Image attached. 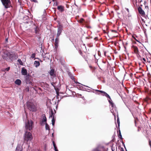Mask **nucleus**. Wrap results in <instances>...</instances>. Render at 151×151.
I'll return each instance as SVG.
<instances>
[{"label":"nucleus","mask_w":151,"mask_h":151,"mask_svg":"<svg viewBox=\"0 0 151 151\" xmlns=\"http://www.w3.org/2000/svg\"><path fill=\"white\" fill-rule=\"evenodd\" d=\"M18 57V55L15 52L8 51H4L2 56L4 60L10 62H12L14 60L17 59Z\"/></svg>","instance_id":"obj_1"},{"label":"nucleus","mask_w":151,"mask_h":151,"mask_svg":"<svg viewBox=\"0 0 151 151\" xmlns=\"http://www.w3.org/2000/svg\"><path fill=\"white\" fill-rule=\"evenodd\" d=\"M27 105L28 109L30 111L32 112H35L37 111V106L36 103L28 101L27 102Z\"/></svg>","instance_id":"obj_2"},{"label":"nucleus","mask_w":151,"mask_h":151,"mask_svg":"<svg viewBox=\"0 0 151 151\" xmlns=\"http://www.w3.org/2000/svg\"><path fill=\"white\" fill-rule=\"evenodd\" d=\"M33 123L31 120H28L25 122V131H31L33 128Z\"/></svg>","instance_id":"obj_3"},{"label":"nucleus","mask_w":151,"mask_h":151,"mask_svg":"<svg viewBox=\"0 0 151 151\" xmlns=\"http://www.w3.org/2000/svg\"><path fill=\"white\" fill-rule=\"evenodd\" d=\"M25 133L24 135V140L25 141L28 142L31 141L32 139V134L29 132L25 131Z\"/></svg>","instance_id":"obj_4"},{"label":"nucleus","mask_w":151,"mask_h":151,"mask_svg":"<svg viewBox=\"0 0 151 151\" xmlns=\"http://www.w3.org/2000/svg\"><path fill=\"white\" fill-rule=\"evenodd\" d=\"M24 81L27 84H29L33 86V83H32V78L31 76L29 74L26 76L24 77Z\"/></svg>","instance_id":"obj_5"},{"label":"nucleus","mask_w":151,"mask_h":151,"mask_svg":"<svg viewBox=\"0 0 151 151\" xmlns=\"http://www.w3.org/2000/svg\"><path fill=\"white\" fill-rule=\"evenodd\" d=\"M139 2L140 4V6L138 8V10L139 13L142 15H144L145 12L141 8V6H142V5L141 4L142 2H143L144 4L145 3V1L144 0L143 1L142 0H139Z\"/></svg>","instance_id":"obj_6"},{"label":"nucleus","mask_w":151,"mask_h":151,"mask_svg":"<svg viewBox=\"0 0 151 151\" xmlns=\"http://www.w3.org/2000/svg\"><path fill=\"white\" fill-rule=\"evenodd\" d=\"M1 1L5 8H7L10 7L11 2L10 0H1Z\"/></svg>","instance_id":"obj_7"},{"label":"nucleus","mask_w":151,"mask_h":151,"mask_svg":"<svg viewBox=\"0 0 151 151\" xmlns=\"http://www.w3.org/2000/svg\"><path fill=\"white\" fill-rule=\"evenodd\" d=\"M43 119H42L40 121V124L42 126H43L45 124L47 121V118L45 114H43L42 116Z\"/></svg>","instance_id":"obj_8"},{"label":"nucleus","mask_w":151,"mask_h":151,"mask_svg":"<svg viewBox=\"0 0 151 151\" xmlns=\"http://www.w3.org/2000/svg\"><path fill=\"white\" fill-rule=\"evenodd\" d=\"M62 27L60 26L58 29V32L56 37H59V36L61 35V33L62 32Z\"/></svg>","instance_id":"obj_9"},{"label":"nucleus","mask_w":151,"mask_h":151,"mask_svg":"<svg viewBox=\"0 0 151 151\" xmlns=\"http://www.w3.org/2000/svg\"><path fill=\"white\" fill-rule=\"evenodd\" d=\"M59 37H56L55 39V42L54 44L56 50L57 49L58 47V44L59 43Z\"/></svg>","instance_id":"obj_10"},{"label":"nucleus","mask_w":151,"mask_h":151,"mask_svg":"<svg viewBox=\"0 0 151 151\" xmlns=\"http://www.w3.org/2000/svg\"><path fill=\"white\" fill-rule=\"evenodd\" d=\"M132 48L134 53L137 54V55H138V56H140L139 55V51L137 47L136 46H133Z\"/></svg>","instance_id":"obj_11"},{"label":"nucleus","mask_w":151,"mask_h":151,"mask_svg":"<svg viewBox=\"0 0 151 151\" xmlns=\"http://www.w3.org/2000/svg\"><path fill=\"white\" fill-rule=\"evenodd\" d=\"M23 148L22 145H18L15 151H23Z\"/></svg>","instance_id":"obj_12"},{"label":"nucleus","mask_w":151,"mask_h":151,"mask_svg":"<svg viewBox=\"0 0 151 151\" xmlns=\"http://www.w3.org/2000/svg\"><path fill=\"white\" fill-rule=\"evenodd\" d=\"M21 73L22 75L24 76L27 75V72L26 69L23 68H22Z\"/></svg>","instance_id":"obj_13"},{"label":"nucleus","mask_w":151,"mask_h":151,"mask_svg":"<svg viewBox=\"0 0 151 151\" xmlns=\"http://www.w3.org/2000/svg\"><path fill=\"white\" fill-rule=\"evenodd\" d=\"M57 9L61 12H62L64 11V7L63 6L60 5L57 7Z\"/></svg>","instance_id":"obj_14"},{"label":"nucleus","mask_w":151,"mask_h":151,"mask_svg":"<svg viewBox=\"0 0 151 151\" xmlns=\"http://www.w3.org/2000/svg\"><path fill=\"white\" fill-rule=\"evenodd\" d=\"M102 93H103L102 95L103 96H105L110 100H111V98L110 96L105 92L103 91Z\"/></svg>","instance_id":"obj_15"},{"label":"nucleus","mask_w":151,"mask_h":151,"mask_svg":"<svg viewBox=\"0 0 151 151\" xmlns=\"http://www.w3.org/2000/svg\"><path fill=\"white\" fill-rule=\"evenodd\" d=\"M151 55L150 54L147 55L146 56L147 61V62H148L149 63H150L151 61Z\"/></svg>","instance_id":"obj_16"},{"label":"nucleus","mask_w":151,"mask_h":151,"mask_svg":"<svg viewBox=\"0 0 151 151\" xmlns=\"http://www.w3.org/2000/svg\"><path fill=\"white\" fill-rule=\"evenodd\" d=\"M145 101L147 103H150L151 102V100L150 98L147 97L145 99Z\"/></svg>","instance_id":"obj_17"},{"label":"nucleus","mask_w":151,"mask_h":151,"mask_svg":"<svg viewBox=\"0 0 151 151\" xmlns=\"http://www.w3.org/2000/svg\"><path fill=\"white\" fill-rule=\"evenodd\" d=\"M15 83L16 84L19 85L21 83V81L18 79H17L15 81Z\"/></svg>","instance_id":"obj_18"},{"label":"nucleus","mask_w":151,"mask_h":151,"mask_svg":"<svg viewBox=\"0 0 151 151\" xmlns=\"http://www.w3.org/2000/svg\"><path fill=\"white\" fill-rule=\"evenodd\" d=\"M34 65L35 67H37L40 65V63L39 61H35L34 63Z\"/></svg>","instance_id":"obj_19"},{"label":"nucleus","mask_w":151,"mask_h":151,"mask_svg":"<svg viewBox=\"0 0 151 151\" xmlns=\"http://www.w3.org/2000/svg\"><path fill=\"white\" fill-rule=\"evenodd\" d=\"M55 70L54 69H51L49 73L50 76H53L54 74Z\"/></svg>","instance_id":"obj_20"},{"label":"nucleus","mask_w":151,"mask_h":151,"mask_svg":"<svg viewBox=\"0 0 151 151\" xmlns=\"http://www.w3.org/2000/svg\"><path fill=\"white\" fill-rule=\"evenodd\" d=\"M108 101H109V104H111V107H114V103H113V102H112V100L111 99V100H110L109 99V100H108Z\"/></svg>","instance_id":"obj_21"},{"label":"nucleus","mask_w":151,"mask_h":151,"mask_svg":"<svg viewBox=\"0 0 151 151\" xmlns=\"http://www.w3.org/2000/svg\"><path fill=\"white\" fill-rule=\"evenodd\" d=\"M108 101H109V104H111V107H114V103H113V102H112V100L111 99V100H110L109 99V100H108Z\"/></svg>","instance_id":"obj_22"},{"label":"nucleus","mask_w":151,"mask_h":151,"mask_svg":"<svg viewBox=\"0 0 151 151\" xmlns=\"http://www.w3.org/2000/svg\"><path fill=\"white\" fill-rule=\"evenodd\" d=\"M108 101H109V104H111V107H114V103H113V102H112V100L111 99V100H110L109 99V100H108Z\"/></svg>","instance_id":"obj_23"},{"label":"nucleus","mask_w":151,"mask_h":151,"mask_svg":"<svg viewBox=\"0 0 151 151\" xmlns=\"http://www.w3.org/2000/svg\"><path fill=\"white\" fill-rule=\"evenodd\" d=\"M140 25L138 23L137 24L136 28L137 30H139L140 29Z\"/></svg>","instance_id":"obj_24"},{"label":"nucleus","mask_w":151,"mask_h":151,"mask_svg":"<svg viewBox=\"0 0 151 151\" xmlns=\"http://www.w3.org/2000/svg\"><path fill=\"white\" fill-rule=\"evenodd\" d=\"M50 117L52 118H53V117H55V114L54 113L52 109L51 110V114L50 115Z\"/></svg>","instance_id":"obj_25"},{"label":"nucleus","mask_w":151,"mask_h":151,"mask_svg":"<svg viewBox=\"0 0 151 151\" xmlns=\"http://www.w3.org/2000/svg\"><path fill=\"white\" fill-rule=\"evenodd\" d=\"M45 124V129L46 130H48L49 131L50 129L49 125L47 124V123H46Z\"/></svg>","instance_id":"obj_26"},{"label":"nucleus","mask_w":151,"mask_h":151,"mask_svg":"<svg viewBox=\"0 0 151 151\" xmlns=\"http://www.w3.org/2000/svg\"><path fill=\"white\" fill-rule=\"evenodd\" d=\"M17 61L20 65H23V63L22 62V60L20 59H18V60H17Z\"/></svg>","instance_id":"obj_27"},{"label":"nucleus","mask_w":151,"mask_h":151,"mask_svg":"<svg viewBox=\"0 0 151 151\" xmlns=\"http://www.w3.org/2000/svg\"><path fill=\"white\" fill-rule=\"evenodd\" d=\"M55 117H53V118H52V124L53 126H54V125L55 123Z\"/></svg>","instance_id":"obj_28"},{"label":"nucleus","mask_w":151,"mask_h":151,"mask_svg":"<svg viewBox=\"0 0 151 151\" xmlns=\"http://www.w3.org/2000/svg\"><path fill=\"white\" fill-rule=\"evenodd\" d=\"M139 58L142 61L143 63H144L145 62H146V60L145 59V58H142L141 57H140V56H139Z\"/></svg>","instance_id":"obj_29"},{"label":"nucleus","mask_w":151,"mask_h":151,"mask_svg":"<svg viewBox=\"0 0 151 151\" xmlns=\"http://www.w3.org/2000/svg\"><path fill=\"white\" fill-rule=\"evenodd\" d=\"M117 123L118 125V128L119 129V126H120V122H119V118H117Z\"/></svg>","instance_id":"obj_30"},{"label":"nucleus","mask_w":151,"mask_h":151,"mask_svg":"<svg viewBox=\"0 0 151 151\" xmlns=\"http://www.w3.org/2000/svg\"><path fill=\"white\" fill-rule=\"evenodd\" d=\"M148 76V80L149 81V82L150 83L151 82L150 81H151V77H150V74L149 73H148L147 75Z\"/></svg>","instance_id":"obj_31"},{"label":"nucleus","mask_w":151,"mask_h":151,"mask_svg":"<svg viewBox=\"0 0 151 151\" xmlns=\"http://www.w3.org/2000/svg\"><path fill=\"white\" fill-rule=\"evenodd\" d=\"M35 32L36 34L38 33V28L37 27H36L35 29Z\"/></svg>","instance_id":"obj_32"},{"label":"nucleus","mask_w":151,"mask_h":151,"mask_svg":"<svg viewBox=\"0 0 151 151\" xmlns=\"http://www.w3.org/2000/svg\"><path fill=\"white\" fill-rule=\"evenodd\" d=\"M115 136L116 135H115V134H114L113 135L112 137V139L111 140V142H114L115 141L114 139H115Z\"/></svg>","instance_id":"obj_33"},{"label":"nucleus","mask_w":151,"mask_h":151,"mask_svg":"<svg viewBox=\"0 0 151 151\" xmlns=\"http://www.w3.org/2000/svg\"><path fill=\"white\" fill-rule=\"evenodd\" d=\"M29 88L28 86H27L25 89V91L27 92H29Z\"/></svg>","instance_id":"obj_34"},{"label":"nucleus","mask_w":151,"mask_h":151,"mask_svg":"<svg viewBox=\"0 0 151 151\" xmlns=\"http://www.w3.org/2000/svg\"><path fill=\"white\" fill-rule=\"evenodd\" d=\"M118 137L120 138V139L121 140V141L123 142V138L122 137V135H118Z\"/></svg>","instance_id":"obj_35"},{"label":"nucleus","mask_w":151,"mask_h":151,"mask_svg":"<svg viewBox=\"0 0 151 151\" xmlns=\"http://www.w3.org/2000/svg\"><path fill=\"white\" fill-rule=\"evenodd\" d=\"M35 53H33L32 54V56H31V58H35Z\"/></svg>","instance_id":"obj_36"},{"label":"nucleus","mask_w":151,"mask_h":151,"mask_svg":"<svg viewBox=\"0 0 151 151\" xmlns=\"http://www.w3.org/2000/svg\"><path fill=\"white\" fill-rule=\"evenodd\" d=\"M58 5V2L57 1H56L54 3L53 5L54 6H57Z\"/></svg>","instance_id":"obj_37"},{"label":"nucleus","mask_w":151,"mask_h":151,"mask_svg":"<svg viewBox=\"0 0 151 151\" xmlns=\"http://www.w3.org/2000/svg\"><path fill=\"white\" fill-rule=\"evenodd\" d=\"M53 144V145L54 147V148H55V147H57V146H56V144L55 143V142H52Z\"/></svg>","instance_id":"obj_38"},{"label":"nucleus","mask_w":151,"mask_h":151,"mask_svg":"<svg viewBox=\"0 0 151 151\" xmlns=\"http://www.w3.org/2000/svg\"><path fill=\"white\" fill-rule=\"evenodd\" d=\"M132 37L135 40H136L137 42H139V41H138V40H137L136 38H135V37H134V35H132Z\"/></svg>","instance_id":"obj_39"},{"label":"nucleus","mask_w":151,"mask_h":151,"mask_svg":"<svg viewBox=\"0 0 151 151\" xmlns=\"http://www.w3.org/2000/svg\"><path fill=\"white\" fill-rule=\"evenodd\" d=\"M31 1L32 2H35V3H37L38 2V1H37V0H31Z\"/></svg>","instance_id":"obj_40"},{"label":"nucleus","mask_w":151,"mask_h":151,"mask_svg":"<svg viewBox=\"0 0 151 151\" xmlns=\"http://www.w3.org/2000/svg\"><path fill=\"white\" fill-rule=\"evenodd\" d=\"M56 93H57V95L56 96L57 98L58 99L59 98V93L58 92H56Z\"/></svg>","instance_id":"obj_41"},{"label":"nucleus","mask_w":151,"mask_h":151,"mask_svg":"<svg viewBox=\"0 0 151 151\" xmlns=\"http://www.w3.org/2000/svg\"><path fill=\"white\" fill-rule=\"evenodd\" d=\"M119 134H118V135H121V133L120 130V128H119Z\"/></svg>","instance_id":"obj_42"},{"label":"nucleus","mask_w":151,"mask_h":151,"mask_svg":"<svg viewBox=\"0 0 151 151\" xmlns=\"http://www.w3.org/2000/svg\"><path fill=\"white\" fill-rule=\"evenodd\" d=\"M10 69V67H8L7 68H6L5 70H6L7 71H8Z\"/></svg>","instance_id":"obj_43"},{"label":"nucleus","mask_w":151,"mask_h":151,"mask_svg":"<svg viewBox=\"0 0 151 151\" xmlns=\"http://www.w3.org/2000/svg\"><path fill=\"white\" fill-rule=\"evenodd\" d=\"M145 9L147 10H148V7L147 6H145Z\"/></svg>","instance_id":"obj_44"},{"label":"nucleus","mask_w":151,"mask_h":151,"mask_svg":"<svg viewBox=\"0 0 151 151\" xmlns=\"http://www.w3.org/2000/svg\"><path fill=\"white\" fill-rule=\"evenodd\" d=\"M54 150H55V151H58V149H57V147H55V148H54Z\"/></svg>","instance_id":"obj_45"},{"label":"nucleus","mask_w":151,"mask_h":151,"mask_svg":"<svg viewBox=\"0 0 151 151\" xmlns=\"http://www.w3.org/2000/svg\"><path fill=\"white\" fill-rule=\"evenodd\" d=\"M33 151H41L39 149L34 150Z\"/></svg>","instance_id":"obj_46"},{"label":"nucleus","mask_w":151,"mask_h":151,"mask_svg":"<svg viewBox=\"0 0 151 151\" xmlns=\"http://www.w3.org/2000/svg\"><path fill=\"white\" fill-rule=\"evenodd\" d=\"M125 9L128 12H129V9L128 8H126Z\"/></svg>","instance_id":"obj_47"},{"label":"nucleus","mask_w":151,"mask_h":151,"mask_svg":"<svg viewBox=\"0 0 151 151\" xmlns=\"http://www.w3.org/2000/svg\"><path fill=\"white\" fill-rule=\"evenodd\" d=\"M71 78L73 80H74V79H75L74 77L73 76L71 77Z\"/></svg>","instance_id":"obj_48"},{"label":"nucleus","mask_w":151,"mask_h":151,"mask_svg":"<svg viewBox=\"0 0 151 151\" xmlns=\"http://www.w3.org/2000/svg\"><path fill=\"white\" fill-rule=\"evenodd\" d=\"M54 84H55V83H53V82L52 83H51V84H52V86H53L54 87H55V86L54 85Z\"/></svg>","instance_id":"obj_49"},{"label":"nucleus","mask_w":151,"mask_h":151,"mask_svg":"<svg viewBox=\"0 0 151 151\" xmlns=\"http://www.w3.org/2000/svg\"><path fill=\"white\" fill-rule=\"evenodd\" d=\"M102 91H101V90H99V91L98 92H100L101 93H102Z\"/></svg>","instance_id":"obj_50"},{"label":"nucleus","mask_w":151,"mask_h":151,"mask_svg":"<svg viewBox=\"0 0 151 151\" xmlns=\"http://www.w3.org/2000/svg\"><path fill=\"white\" fill-rule=\"evenodd\" d=\"M112 32H116V30H112Z\"/></svg>","instance_id":"obj_51"},{"label":"nucleus","mask_w":151,"mask_h":151,"mask_svg":"<svg viewBox=\"0 0 151 151\" xmlns=\"http://www.w3.org/2000/svg\"><path fill=\"white\" fill-rule=\"evenodd\" d=\"M149 145L150 147L151 146V142H149Z\"/></svg>","instance_id":"obj_52"},{"label":"nucleus","mask_w":151,"mask_h":151,"mask_svg":"<svg viewBox=\"0 0 151 151\" xmlns=\"http://www.w3.org/2000/svg\"><path fill=\"white\" fill-rule=\"evenodd\" d=\"M80 53L81 55H82V52H81V51H80Z\"/></svg>","instance_id":"obj_53"},{"label":"nucleus","mask_w":151,"mask_h":151,"mask_svg":"<svg viewBox=\"0 0 151 151\" xmlns=\"http://www.w3.org/2000/svg\"><path fill=\"white\" fill-rule=\"evenodd\" d=\"M99 90H95V91H96L97 92H98Z\"/></svg>","instance_id":"obj_54"},{"label":"nucleus","mask_w":151,"mask_h":151,"mask_svg":"<svg viewBox=\"0 0 151 151\" xmlns=\"http://www.w3.org/2000/svg\"><path fill=\"white\" fill-rule=\"evenodd\" d=\"M106 52H104V55L105 56L106 55Z\"/></svg>","instance_id":"obj_55"},{"label":"nucleus","mask_w":151,"mask_h":151,"mask_svg":"<svg viewBox=\"0 0 151 151\" xmlns=\"http://www.w3.org/2000/svg\"><path fill=\"white\" fill-rule=\"evenodd\" d=\"M18 2H19L20 4V2L19 1V0H18Z\"/></svg>","instance_id":"obj_56"},{"label":"nucleus","mask_w":151,"mask_h":151,"mask_svg":"<svg viewBox=\"0 0 151 151\" xmlns=\"http://www.w3.org/2000/svg\"><path fill=\"white\" fill-rule=\"evenodd\" d=\"M54 38H53L52 39V41H54Z\"/></svg>","instance_id":"obj_57"},{"label":"nucleus","mask_w":151,"mask_h":151,"mask_svg":"<svg viewBox=\"0 0 151 151\" xmlns=\"http://www.w3.org/2000/svg\"><path fill=\"white\" fill-rule=\"evenodd\" d=\"M81 20H82L83 21V20H84V19H81Z\"/></svg>","instance_id":"obj_58"},{"label":"nucleus","mask_w":151,"mask_h":151,"mask_svg":"<svg viewBox=\"0 0 151 151\" xmlns=\"http://www.w3.org/2000/svg\"><path fill=\"white\" fill-rule=\"evenodd\" d=\"M122 142V144H124V142Z\"/></svg>","instance_id":"obj_59"},{"label":"nucleus","mask_w":151,"mask_h":151,"mask_svg":"<svg viewBox=\"0 0 151 151\" xmlns=\"http://www.w3.org/2000/svg\"><path fill=\"white\" fill-rule=\"evenodd\" d=\"M55 0H52V1H55Z\"/></svg>","instance_id":"obj_60"},{"label":"nucleus","mask_w":151,"mask_h":151,"mask_svg":"<svg viewBox=\"0 0 151 151\" xmlns=\"http://www.w3.org/2000/svg\"><path fill=\"white\" fill-rule=\"evenodd\" d=\"M6 41H7V39H6Z\"/></svg>","instance_id":"obj_61"},{"label":"nucleus","mask_w":151,"mask_h":151,"mask_svg":"<svg viewBox=\"0 0 151 151\" xmlns=\"http://www.w3.org/2000/svg\"><path fill=\"white\" fill-rule=\"evenodd\" d=\"M90 68H91V66H90Z\"/></svg>","instance_id":"obj_62"},{"label":"nucleus","mask_w":151,"mask_h":151,"mask_svg":"<svg viewBox=\"0 0 151 151\" xmlns=\"http://www.w3.org/2000/svg\"><path fill=\"white\" fill-rule=\"evenodd\" d=\"M150 1L151 2V0H150Z\"/></svg>","instance_id":"obj_63"}]
</instances>
